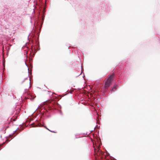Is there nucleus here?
I'll list each match as a JSON object with an SVG mask.
<instances>
[{"label": "nucleus", "mask_w": 160, "mask_h": 160, "mask_svg": "<svg viewBox=\"0 0 160 160\" xmlns=\"http://www.w3.org/2000/svg\"><path fill=\"white\" fill-rule=\"evenodd\" d=\"M31 126H32V127H37V125H35L34 123H32V124H31Z\"/></svg>", "instance_id": "0eeeda50"}, {"label": "nucleus", "mask_w": 160, "mask_h": 160, "mask_svg": "<svg viewBox=\"0 0 160 160\" xmlns=\"http://www.w3.org/2000/svg\"><path fill=\"white\" fill-rule=\"evenodd\" d=\"M117 87H118V86L116 84H115L114 85L113 88L112 89L111 92H114L117 89Z\"/></svg>", "instance_id": "39448f33"}, {"label": "nucleus", "mask_w": 160, "mask_h": 160, "mask_svg": "<svg viewBox=\"0 0 160 160\" xmlns=\"http://www.w3.org/2000/svg\"><path fill=\"white\" fill-rule=\"evenodd\" d=\"M101 152H99L98 153V155H97V156H101V157H102V156L103 155V154L104 153L102 152V151H101Z\"/></svg>", "instance_id": "423d86ee"}, {"label": "nucleus", "mask_w": 160, "mask_h": 160, "mask_svg": "<svg viewBox=\"0 0 160 160\" xmlns=\"http://www.w3.org/2000/svg\"><path fill=\"white\" fill-rule=\"evenodd\" d=\"M29 77V74H27V77L24 78L22 77L20 80V83L22 87L28 88L30 87V81L28 78Z\"/></svg>", "instance_id": "f257e3e1"}, {"label": "nucleus", "mask_w": 160, "mask_h": 160, "mask_svg": "<svg viewBox=\"0 0 160 160\" xmlns=\"http://www.w3.org/2000/svg\"><path fill=\"white\" fill-rule=\"evenodd\" d=\"M95 154L96 155H98L99 152H102L98 148L97 149H94Z\"/></svg>", "instance_id": "20e7f679"}, {"label": "nucleus", "mask_w": 160, "mask_h": 160, "mask_svg": "<svg viewBox=\"0 0 160 160\" xmlns=\"http://www.w3.org/2000/svg\"><path fill=\"white\" fill-rule=\"evenodd\" d=\"M114 76V74H112V75H108V78L107 80L105 85V89H107L111 84L113 79Z\"/></svg>", "instance_id": "7ed1b4c3"}, {"label": "nucleus", "mask_w": 160, "mask_h": 160, "mask_svg": "<svg viewBox=\"0 0 160 160\" xmlns=\"http://www.w3.org/2000/svg\"><path fill=\"white\" fill-rule=\"evenodd\" d=\"M46 128L47 129H48V130H49V131H50V132H54L52 131H50V130H49L47 128V127H46Z\"/></svg>", "instance_id": "6e6552de"}, {"label": "nucleus", "mask_w": 160, "mask_h": 160, "mask_svg": "<svg viewBox=\"0 0 160 160\" xmlns=\"http://www.w3.org/2000/svg\"><path fill=\"white\" fill-rule=\"evenodd\" d=\"M46 108H48V110L55 108L58 103L55 101H48L46 102Z\"/></svg>", "instance_id": "f03ea898"}, {"label": "nucleus", "mask_w": 160, "mask_h": 160, "mask_svg": "<svg viewBox=\"0 0 160 160\" xmlns=\"http://www.w3.org/2000/svg\"><path fill=\"white\" fill-rule=\"evenodd\" d=\"M26 90H27V91H28V90L27 89H26Z\"/></svg>", "instance_id": "1a4fd4ad"}]
</instances>
